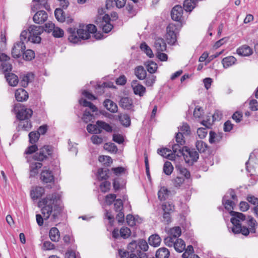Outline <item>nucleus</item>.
<instances>
[{"mask_svg":"<svg viewBox=\"0 0 258 258\" xmlns=\"http://www.w3.org/2000/svg\"><path fill=\"white\" fill-rule=\"evenodd\" d=\"M237 199V196L233 189H229L222 199V204L225 208L230 211V214L232 216L230 221L233 225L232 231L234 234L241 233L244 236H247L250 232H256L255 226L257 225L256 221L251 216H248L246 218L245 215L241 213L232 211L233 209L235 203L233 201Z\"/></svg>","mask_w":258,"mask_h":258,"instance_id":"nucleus-1","label":"nucleus"},{"mask_svg":"<svg viewBox=\"0 0 258 258\" xmlns=\"http://www.w3.org/2000/svg\"><path fill=\"white\" fill-rule=\"evenodd\" d=\"M60 196L56 192L47 195L38 203V206L41 208V213L45 220L50 218L52 221H56L59 219L63 207L60 205Z\"/></svg>","mask_w":258,"mask_h":258,"instance_id":"nucleus-2","label":"nucleus"},{"mask_svg":"<svg viewBox=\"0 0 258 258\" xmlns=\"http://www.w3.org/2000/svg\"><path fill=\"white\" fill-rule=\"evenodd\" d=\"M79 29L76 32L74 28H69L67 32L69 34L68 40L70 42L76 43L80 39H87L90 37V34L95 33L97 29L95 25L89 24L86 26L80 25Z\"/></svg>","mask_w":258,"mask_h":258,"instance_id":"nucleus-3","label":"nucleus"},{"mask_svg":"<svg viewBox=\"0 0 258 258\" xmlns=\"http://www.w3.org/2000/svg\"><path fill=\"white\" fill-rule=\"evenodd\" d=\"M149 248L147 241L144 239L133 240L128 245V249L131 253H136L137 255H140L141 251H146Z\"/></svg>","mask_w":258,"mask_h":258,"instance_id":"nucleus-4","label":"nucleus"},{"mask_svg":"<svg viewBox=\"0 0 258 258\" xmlns=\"http://www.w3.org/2000/svg\"><path fill=\"white\" fill-rule=\"evenodd\" d=\"M12 111L16 114V117L19 120L25 119H30L33 114L31 109L27 108L20 103H17L14 105Z\"/></svg>","mask_w":258,"mask_h":258,"instance_id":"nucleus-5","label":"nucleus"},{"mask_svg":"<svg viewBox=\"0 0 258 258\" xmlns=\"http://www.w3.org/2000/svg\"><path fill=\"white\" fill-rule=\"evenodd\" d=\"M53 152V147L44 145L39 149L38 152L34 155L33 158L34 160L42 162L47 160L49 157H52Z\"/></svg>","mask_w":258,"mask_h":258,"instance_id":"nucleus-6","label":"nucleus"},{"mask_svg":"<svg viewBox=\"0 0 258 258\" xmlns=\"http://www.w3.org/2000/svg\"><path fill=\"white\" fill-rule=\"evenodd\" d=\"M43 27L35 25H31L29 27L28 31L29 36L28 41L34 43H39L41 38L40 35L43 32Z\"/></svg>","mask_w":258,"mask_h":258,"instance_id":"nucleus-7","label":"nucleus"},{"mask_svg":"<svg viewBox=\"0 0 258 258\" xmlns=\"http://www.w3.org/2000/svg\"><path fill=\"white\" fill-rule=\"evenodd\" d=\"M166 38L168 44H173L176 41V34L177 29L176 26L171 23L168 25L166 28Z\"/></svg>","mask_w":258,"mask_h":258,"instance_id":"nucleus-8","label":"nucleus"},{"mask_svg":"<svg viewBox=\"0 0 258 258\" xmlns=\"http://www.w3.org/2000/svg\"><path fill=\"white\" fill-rule=\"evenodd\" d=\"M182 155L184 157L185 161L187 163H192L196 162L199 158L198 153L194 149H189L186 147Z\"/></svg>","mask_w":258,"mask_h":258,"instance_id":"nucleus-9","label":"nucleus"},{"mask_svg":"<svg viewBox=\"0 0 258 258\" xmlns=\"http://www.w3.org/2000/svg\"><path fill=\"white\" fill-rule=\"evenodd\" d=\"M25 49V42L23 41H18L14 44L12 47V55L15 58H18L22 56Z\"/></svg>","mask_w":258,"mask_h":258,"instance_id":"nucleus-10","label":"nucleus"},{"mask_svg":"<svg viewBox=\"0 0 258 258\" xmlns=\"http://www.w3.org/2000/svg\"><path fill=\"white\" fill-rule=\"evenodd\" d=\"M54 176L52 171L46 167H44L40 174V179L43 183H52L54 182Z\"/></svg>","mask_w":258,"mask_h":258,"instance_id":"nucleus-11","label":"nucleus"},{"mask_svg":"<svg viewBox=\"0 0 258 258\" xmlns=\"http://www.w3.org/2000/svg\"><path fill=\"white\" fill-rule=\"evenodd\" d=\"M110 18L108 15L103 17L99 27L101 28L104 33L109 32L113 28V25L110 23Z\"/></svg>","mask_w":258,"mask_h":258,"instance_id":"nucleus-12","label":"nucleus"},{"mask_svg":"<svg viewBox=\"0 0 258 258\" xmlns=\"http://www.w3.org/2000/svg\"><path fill=\"white\" fill-rule=\"evenodd\" d=\"M183 8L181 6L176 5L174 6L171 12V17L173 20L180 22L183 15Z\"/></svg>","mask_w":258,"mask_h":258,"instance_id":"nucleus-13","label":"nucleus"},{"mask_svg":"<svg viewBox=\"0 0 258 258\" xmlns=\"http://www.w3.org/2000/svg\"><path fill=\"white\" fill-rule=\"evenodd\" d=\"M48 15L47 13L43 11H38L33 16V20L35 23L42 24L47 19Z\"/></svg>","mask_w":258,"mask_h":258,"instance_id":"nucleus-14","label":"nucleus"},{"mask_svg":"<svg viewBox=\"0 0 258 258\" xmlns=\"http://www.w3.org/2000/svg\"><path fill=\"white\" fill-rule=\"evenodd\" d=\"M44 188L40 186H36L31 189L30 196L33 200L40 198L44 194Z\"/></svg>","mask_w":258,"mask_h":258,"instance_id":"nucleus-15","label":"nucleus"},{"mask_svg":"<svg viewBox=\"0 0 258 258\" xmlns=\"http://www.w3.org/2000/svg\"><path fill=\"white\" fill-rule=\"evenodd\" d=\"M131 85L134 90V92L136 95H139L140 96H143L146 91V88L145 87L138 84L137 80H133Z\"/></svg>","mask_w":258,"mask_h":258,"instance_id":"nucleus-16","label":"nucleus"},{"mask_svg":"<svg viewBox=\"0 0 258 258\" xmlns=\"http://www.w3.org/2000/svg\"><path fill=\"white\" fill-rule=\"evenodd\" d=\"M222 113L219 111H216L213 115V120L211 121L210 119L204 120L202 121V124L207 128H210L215 120H220L222 116Z\"/></svg>","mask_w":258,"mask_h":258,"instance_id":"nucleus-17","label":"nucleus"},{"mask_svg":"<svg viewBox=\"0 0 258 258\" xmlns=\"http://www.w3.org/2000/svg\"><path fill=\"white\" fill-rule=\"evenodd\" d=\"M154 47L156 52L165 51L166 50V44L163 38H157L155 39Z\"/></svg>","mask_w":258,"mask_h":258,"instance_id":"nucleus-18","label":"nucleus"},{"mask_svg":"<svg viewBox=\"0 0 258 258\" xmlns=\"http://www.w3.org/2000/svg\"><path fill=\"white\" fill-rule=\"evenodd\" d=\"M186 147L184 146V145H180L179 143L172 145L171 148L173 152V154L175 157L176 155L178 157H181L183 155Z\"/></svg>","mask_w":258,"mask_h":258,"instance_id":"nucleus-19","label":"nucleus"},{"mask_svg":"<svg viewBox=\"0 0 258 258\" xmlns=\"http://www.w3.org/2000/svg\"><path fill=\"white\" fill-rule=\"evenodd\" d=\"M119 106L124 109L130 110L133 107V100L128 97H122L119 102Z\"/></svg>","mask_w":258,"mask_h":258,"instance_id":"nucleus-20","label":"nucleus"},{"mask_svg":"<svg viewBox=\"0 0 258 258\" xmlns=\"http://www.w3.org/2000/svg\"><path fill=\"white\" fill-rule=\"evenodd\" d=\"M15 98L19 102L26 101L28 98V93L24 89H18L15 92Z\"/></svg>","mask_w":258,"mask_h":258,"instance_id":"nucleus-21","label":"nucleus"},{"mask_svg":"<svg viewBox=\"0 0 258 258\" xmlns=\"http://www.w3.org/2000/svg\"><path fill=\"white\" fill-rule=\"evenodd\" d=\"M103 104L104 107L110 112L115 113L117 111L118 107L113 101L107 99L104 100Z\"/></svg>","mask_w":258,"mask_h":258,"instance_id":"nucleus-22","label":"nucleus"},{"mask_svg":"<svg viewBox=\"0 0 258 258\" xmlns=\"http://www.w3.org/2000/svg\"><path fill=\"white\" fill-rule=\"evenodd\" d=\"M42 166V164L40 162H32L30 165V176L33 177L38 173V170Z\"/></svg>","mask_w":258,"mask_h":258,"instance_id":"nucleus-23","label":"nucleus"},{"mask_svg":"<svg viewBox=\"0 0 258 258\" xmlns=\"http://www.w3.org/2000/svg\"><path fill=\"white\" fill-rule=\"evenodd\" d=\"M5 77L9 85L16 86L19 82L18 77L13 73H8L5 75Z\"/></svg>","mask_w":258,"mask_h":258,"instance_id":"nucleus-24","label":"nucleus"},{"mask_svg":"<svg viewBox=\"0 0 258 258\" xmlns=\"http://www.w3.org/2000/svg\"><path fill=\"white\" fill-rule=\"evenodd\" d=\"M237 53L241 56H247L252 53V50L251 48L246 45H242L237 49Z\"/></svg>","mask_w":258,"mask_h":258,"instance_id":"nucleus-25","label":"nucleus"},{"mask_svg":"<svg viewBox=\"0 0 258 258\" xmlns=\"http://www.w3.org/2000/svg\"><path fill=\"white\" fill-rule=\"evenodd\" d=\"M161 242V238L157 234H154L151 235L148 238L149 244L154 247H158Z\"/></svg>","mask_w":258,"mask_h":258,"instance_id":"nucleus-26","label":"nucleus"},{"mask_svg":"<svg viewBox=\"0 0 258 258\" xmlns=\"http://www.w3.org/2000/svg\"><path fill=\"white\" fill-rule=\"evenodd\" d=\"M157 152L162 156L168 158L170 160H174L175 159L174 155L173 153H170L171 150L167 148L159 149Z\"/></svg>","mask_w":258,"mask_h":258,"instance_id":"nucleus-27","label":"nucleus"},{"mask_svg":"<svg viewBox=\"0 0 258 258\" xmlns=\"http://www.w3.org/2000/svg\"><path fill=\"white\" fill-rule=\"evenodd\" d=\"M119 120L121 124L125 127H128L131 125V118L127 114L120 113L118 115Z\"/></svg>","mask_w":258,"mask_h":258,"instance_id":"nucleus-28","label":"nucleus"},{"mask_svg":"<svg viewBox=\"0 0 258 258\" xmlns=\"http://www.w3.org/2000/svg\"><path fill=\"white\" fill-rule=\"evenodd\" d=\"M236 58L233 56H229L224 57L222 60V63L224 68H228V67L235 64L236 61Z\"/></svg>","mask_w":258,"mask_h":258,"instance_id":"nucleus-29","label":"nucleus"},{"mask_svg":"<svg viewBox=\"0 0 258 258\" xmlns=\"http://www.w3.org/2000/svg\"><path fill=\"white\" fill-rule=\"evenodd\" d=\"M49 236L52 241H58L60 238V233L58 229L56 227L51 228L49 230Z\"/></svg>","mask_w":258,"mask_h":258,"instance_id":"nucleus-30","label":"nucleus"},{"mask_svg":"<svg viewBox=\"0 0 258 258\" xmlns=\"http://www.w3.org/2000/svg\"><path fill=\"white\" fill-rule=\"evenodd\" d=\"M97 124L98 126L99 130L102 132V130H104L108 133L112 132V127L108 123L101 120L97 121Z\"/></svg>","mask_w":258,"mask_h":258,"instance_id":"nucleus-31","label":"nucleus"},{"mask_svg":"<svg viewBox=\"0 0 258 258\" xmlns=\"http://www.w3.org/2000/svg\"><path fill=\"white\" fill-rule=\"evenodd\" d=\"M170 255V252L165 247L159 248L156 252V258H168Z\"/></svg>","mask_w":258,"mask_h":258,"instance_id":"nucleus-32","label":"nucleus"},{"mask_svg":"<svg viewBox=\"0 0 258 258\" xmlns=\"http://www.w3.org/2000/svg\"><path fill=\"white\" fill-rule=\"evenodd\" d=\"M135 73L137 77L141 80L145 79L147 75L146 71L142 66L137 67L135 69Z\"/></svg>","mask_w":258,"mask_h":258,"instance_id":"nucleus-33","label":"nucleus"},{"mask_svg":"<svg viewBox=\"0 0 258 258\" xmlns=\"http://www.w3.org/2000/svg\"><path fill=\"white\" fill-rule=\"evenodd\" d=\"M173 246L176 251L181 252L185 249V244L182 239L178 238L176 239Z\"/></svg>","mask_w":258,"mask_h":258,"instance_id":"nucleus-34","label":"nucleus"},{"mask_svg":"<svg viewBox=\"0 0 258 258\" xmlns=\"http://www.w3.org/2000/svg\"><path fill=\"white\" fill-rule=\"evenodd\" d=\"M162 208L164 212L171 214L175 210V206L171 202H167L163 203Z\"/></svg>","mask_w":258,"mask_h":258,"instance_id":"nucleus-35","label":"nucleus"},{"mask_svg":"<svg viewBox=\"0 0 258 258\" xmlns=\"http://www.w3.org/2000/svg\"><path fill=\"white\" fill-rule=\"evenodd\" d=\"M79 103L84 107H89L92 112H96L98 110L97 107L95 105L91 102L87 101L86 99H80Z\"/></svg>","mask_w":258,"mask_h":258,"instance_id":"nucleus-36","label":"nucleus"},{"mask_svg":"<svg viewBox=\"0 0 258 258\" xmlns=\"http://www.w3.org/2000/svg\"><path fill=\"white\" fill-rule=\"evenodd\" d=\"M22 55L25 60L30 61L35 58V54L34 51L32 50L27 49L24 51Z\"/></svg>","mask_w":258,"mask_h":258,"instance_id":"nucleus-37","label":"nucleus"},{"mask_svg":"<svg viewBox=\"0 0 258 258\" xmlns=\"http://www.w3.org/2000/svg\"><path fill=\"white\" fill-rule=\"evenodd\" d=\"M196 3L194 0H185L183 8L186 12H191L196 7Z\"/></svg>","mask_w":258,"mask_h":258,"instance_id":"nucleus-38","label":"nucleus"},{"mask_svg":"<svg viewBox=\"0 0 258 258\" xmlns=\"http://www.w3.org/2000/svg\"><path fill=\"white\" fill-rule=\"evenodd\" d=\"M32 127L31 122L30 119H25L20 120L18 125V127L23 129L25 131L29 130Z\"/></svg>","mask_w":258,"mask_h":258,"instance_id":"nucleus-39","label":"nucleus"},{"mask_svg":"<svg viewBox=\"0 0 258 258\" xmlns=\"http://www.w3.org/2000/svg\"><path fill=\"white\" fill-rule=\"evenodd\" d=\"M54 15L57 20L60 22H63L65 20V13L60 8H57L55 10Z\"/></svg>","mask_w":258,"mask_h":258,"instance_id":"nucleus-40","label":"nucleus"},{"mask_svg":"<svg viewBox=\"0 0 258 258\" xmlns=\"http://www.w3.org/2000/svg\"><path fill=\"white\" fill-rule=\"evenodd\" d=\"M140 48L149 57L152 58L154 56L152 49L145 42H143L141 44Z\"/></svg>","mask_w":258,"mask_h":258,"instance_id":"nucleus-41","label":"nucleus"},{"mask_svg":"<svg viewBox=\"0 0 258 258\" xmlns=\"http://www.w3.org/2000/svg\"><path fill=\"white\" fill-rule=\"evenodd\" d=\"M108 169L99 168L98 170L97 177L98 180H103L107 179L109 176L108 175Z\"/></svg>","mask_w":258,"mask_h":258,"instance_id":"nucleus-42","label":"nucleus"},{"mask_svg":"<svg viewBox=\"0 0 258 258\" xmlns=\"http://www.w3.org/2000/svg\"><path fill=\"white\" fill-rule=\"evenodd\" d=\"M169 191L165 187H162L158 193V199L160 201H164L167 198Z\"/></svg>","mask_w":258,"mask_h":258,"instance_id":"nucleus-43","label":"nucleus"},{"mask_svg":"<svg viewBox=\"0 0 258 258\" xmlns=\"http://www.w3.org/2000/svg\"><path fill=\"white\" fill-rule=\"evenodd\" d=\"M87 130L89 133L94 134H101V131L99 130L98 126L97 124V122L95 124H88L87 126Z\"/></svg>","mask_w":258,"mask_h":258,"instance_id":"nucleus-44","label":"nucleus"},{"mask_svg":"<svg viewBox=\"0 0 258 258\" xmlns=\"http://www.w3.org/2000/svg\"><path fill=\"white\" fill-rule=\"evenodd\" d=\"M147 71L151 74L154 73L157 69V64L155 62L150 60L146 62Z\"/></svg>","mask_w":258,"mask_h":258,"instance_id":"nucleus-45","label":"nucleus"},{"mask_svg":"<svg viewBox=\"0 0 258 258\" xmlns=\"http://www.w3.org/2000/svg\"><path fill=\"white\" fill-rule=\"evenodd\" d=\"M196 147L200 153L205 152L208 148L207 144L202 141H197Z\"/></svg>","mask_w":258,"mask_h":258,"instance_id":"nucleus-46","label":"nucleus"},{"mask_svg":"<svg viewBox=\"0 0 258 258\" xmlns=\"http://www.w3.org/2000/svg\"><path fill=\"white\" fill-rule=\"evenodd\" d=\"M173 170V167L171 162L166 161L163 166V172L167 175H170Z\"/></svg>","mask_w":258,"mask_h":258,"instance_id":"nucleus-47","label":"nucleus"},{"mask_svg":"<svg viewBox=\"0 0 258 258\" xmlns=\"http://www.w3.org/2000/svg\"><path fill=\"white\" fill-rule=\"evenodd\" d=\"M169 233L171 236L177 239L181 234V229L179 226L174 227L170 229Z\"/></svg>","mask_w":258,"mask_h":258,"instance_id":"nucleus-48","label":"nucleus"},{"mask_svg":"<svg viewBox=\"0 0 258 258\" xmlns=\"http://www.w3.org/2000/svg\"><path fill=\"white\" fill-rule=\"evenodd\" d=\"M178 128L182 135H189L190 134V128L187 123H183Z\"/></svg>","mask_w":258,"mask_h":258,"instance_id":"nucleus-49","label":"nucleus"},{"mask_svg":"<svg viewBox=\"0 0 258 258\" xmlns=\"http://www.w3.org/2000/svg\"><path fill=\"white\" fill-rule=\"evenodd\" d=\"M104 149L111 153H116L117 151L116 146L112 143H107L104 145Z\"/></svg>","mask_w":258,"mask_h":258,"instance_id":"nucleus-50","label":"nucleus"},{"mask_svg":"<svg viewBox=\"0 0 258 258\" xmlns=\"http://www.w3.org/2000/svg\"><path fill=\"white\" fill-rule=\"evenodd\" d=\"M176 168L179 171L180 173L184 175L186 179H189L190 178V172L186 168L181 165L176 166Z\"/></svg>","mask_w":258,"mask_h":258,"instance_id":"nucleus-51","label":"nucleus"},{"mask_svg":"<svg viewBox=\"0 0 258 258\" xmlns=\"http://www.w3.org/2000/svg\"><path fill=\"white\" fill-rule=\"evenodd\" d=\"M110 186V182L108 181H105L101 183L100 188L102 192H106L109 190Z\"/></svg>","mask_w":258,"mask_h":258,"instance_id":"nucleus-52","label":"nucleus"},{"mask_svg":"<svg viewBox=\"0 0 258 258\" xmlns=\"http://www.w3.org/2000/svg\"><path fill=\"white\" fill-rule=\"evenodd\" d=\"M29 138L30 143L33 144L38 140L39 135L36 132H31L29 134Z\"/></svg>","mask_w":258,"mask_h":258,"instance_id":"nucleus-53","label":"nucleus"},{"mask_svg":"<svg viewBox=\"0 0 258 258\" xmlns=\"http://www.w3.org/2000/svg\"><path fill=\"white\" fill-rule=\"evenodd\" d=\"M52 34L54 37L60 38L63 36L64 32L62 29L55 26L52 31Z\"/></svg>","mask_w":258,"mask_h":258,"instance_id":"nucleus-54","label":"nucleus"},{"mask_svg":"<svg viewBox=\"0 0 258 258\" xmlns=\"http://www.w3.org/2000/svg\"><path fill=\"white\" fill-rule=\"evenodd\" d=\"M176 239H177L170 235V236L164 238V242L167 246L171 247L174 244Z\"/></svg>","mask_w":258,"mask_h":258,"instance_id":"nucleus-55","label":"nucleus"},{"mask_svg":"<svg viewBox=\"0 0 258 258\" xmlns=\"http://www.w3.org/2000/svg\"><path fill=\"white\" fill-rule=\"evenodd\" d=\"M131 233V230L127 227H123L120 230V236L123 238H126L130 236Z\"/></svg>","mask_w":258,"mask_h":258,"instance_id":"nucleus-56","label":"nucleus"},{"mask_svg":"<svg viewBox=\"0 0 258 258\" xmlns=\"http://www.w3.org/2000/svg\"><path fill=\"white\" fill-rule=\"evenodd\" d=\"M114 208L116 212L121 211L123 209V203L121 199H117L114 203Z\"/></svg>","mask_w":258,"mask_h":258,"instance_id":"nucleus-57","label":"nucleus"},{"mask_svg":"<svg viewBox=\"0 0 258 258\" xmlns=\"http://www.w3.org/2000/svg\"><path fill=\"white\" fill-rule=\"evenodd\" d=\"M30 82V74L23 76L20 80V84L23 87H26Z\"/></svg>","mask_w":258,"mask_h":258,"instance_id":"nucleus-58","label":"nucleus"},{"mask_svg":"<svg viewBox=\"0 0 258 258\" xmlns=\"http://www.w3.org/2000/svg\"><path fill=\"white\" fill-rule=\"evenodd\" d=\"M93 119V115L89 111L85 110L82 117L83 121L87 123L88 121H91Z\"/></svg>","mask_w":258,"mask_h":258,"instance_id":"nucleus-59","label":"nucleus"},{"mask_svg":"<svg viewBox=\"0 0 258 258\" xmlns=\"http://www.w3.org/2000/svg\"><path fill=\"white\" fill-rule=\"evenodd\" d=\"M170 213L163 212V219L162 220V222L165 224H169L172 221V218Z\"/></svg>","mask_w":258,"mask_h":258,"instance_id":"nucleus-60","label":"nucleus"},{"mask_svg":"<svg viewBox=\"0 0 258 258\" xmlns=\"http://www.w3.org/2000/svg\"><path fill=\"white\" fill-rule=\"evenodd\" d=\"M43 249L44 250H49L55 248L54 245L49 241H45L43 243Z\"/></svg>","mask_w":258,"mask_h":258,"instance_id":"nucleus-61","label":"nucleus"},{"mask_svg":"<svg viewBox=\"0 0 258 258\" xmlns=\"http://www.w3.org/2000/svg\"><path fill=\"white\" fill-rule=\"evenodd\" d=\"M156 76L153 75H149L146 80V85L147 86H152L156 80Z\"/></svg>","mask_w":258,"mask_h":258,"instance_id":"nucleus-62","label":"nucleus"},{"mask_svg":"<svg viewBox=\"0 0 258 258\" xmlns=\"http://www.w3.org/2000/svg\"><path fill=\"white\" fill-rule=\"evenodd\" d=\"M207 128L206 127V128L200 127L198 129L197 134L200 138L204 139L206 137L208 133Z\"/></svg>","mask_w":258,"mask_h":258,"instance_id":"nucleus-63","label":"nucleus"},{"mask_svg":"<svg viewBox=\"0 0 258 258\" xmlns=\"http://www.w3.org/2000/svg\"><path fill=\"white\" fill-rule=\"evenodd\" d=\"M249 108L252 111L258 110V102L256 100L252 99L249 103Z\"/></svg>","mask_w":258,"mask_h":258,"instance_id":"nucleus-64","label":"nucleus"}]
</instances>
